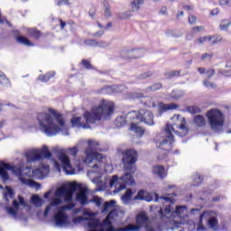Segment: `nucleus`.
I'll return each mask as SVG.
<instances>
[{
  "label": "nucleus",
  "mask_w": 231,
  "mask_h": 231,
  "mask_svg": "<svg viewBox=\"0 0 231 231\" xmlns=\"http://www.w3.org/2000/svg\"><path fill=\"white\" fill-rule=\"evenodd\" d=\"M162 201V203H170L164 205V209L158 206H150V212L152 220L149 221V217L145 216V231H160L161 219H171L172 216H178L179 217H187V206H177L174 209L172 205L176 203V200L171 194L161 196L157 193H147L145 196V201Z\"/></svg>",
  "instance_id": "1"
},
{
  "label": "nucleus",
  "mask_w": 231,
  "mask_h": 231,
  "mask_svg": "<svg viewBox=\"0 0 231 231\" xmlns=\"http://www.w3.org/2000/svg\"><path fill=\"white\" fill-rule=\"evenodd\" d=\"M138 160V152L136 150L128 149L123 152V165L125 171H130L125 172L123 176L118 178V175L112 176V180H109V187L113 189L115 187V194L120 192L121 190H125L127 185H136L134 180V171L133 170V165L136 163Z\"/></svg>",
  "instance_id": "2"
},
{
  "label": "nucleus",
  "mask_w": 231,
  "mask_h": 231,
  "mask_svg": "<svg viewBox=\"0 0 231 231\" xmlns=\"http://www.w3.org/2000/svg\"><path fill=\"white\" fill-rule=\"evenodd\" d=\"M49 113H40L37 116L41 131L46 134V136H56L59 133H61L65 136L69 135V132L65 130L66 121L60 113L53 108L48 109ZM52 115V116H51ZM54 118V119H53Z\"/></svg>",
  "instance_id": "3"
},
{
  "label": "nucleus",
  "mask_w": 231,
  "mask_h": 231,
  "mask_svg": "<svg viewBox=\"0 0 231 231\" xmlns=\"http://www.w3.org/2000/svg\"><path fill=\"white\" fill-rule=\"evenodd\" d=\"M174 118L180 122L179 129L182 132L174 131V127H172V125H166L165 129L161 133L160 138L155 141L157 149L165 151V152L171 151L172 149V143H174V135H172V131L181 138H183V136H187L189 134V127L185 126V117L181 116V115H175Z\"/></svg>",
  "instance_id": "4"
},
{
  "label": "nucleus",
  "mask_w": 231,
  "mask_h": 231,
  "mask_svg": "<svg viewBox=\"0 0 231 231\" xmlns=\"http://www.w3.org/2000/svg\"><path fill=\"white\" fill-rule=\"evenodd\" d=\"M88 148L86 150V158L84 162L93 169L90 172L100 174L103 169L106 167V157L102 156L95 151H101L99 148L100 143L97 141L89 140L88 142Z\"/></svg>",
  "instance_id": "5"
},
{
  "label": "nucleus",
  "mask_w": 231,
  "mask_h": 231,
  "mask_svg": "<svg viewBox=\"0 0 231 231\" xmlns=\"http://www.w3.org/2000/svg\"><path fill=\"white\" fill-rule=\"evenodd\" d=\"M6 171H11L14 176L18 177L19 181L23 185H27V187H31V189H36V190H41V188L42 187L41 183L33 180L24 178V175H23L24 168L22 166L11 165L10 163L0 161V176L3 181H8L10 180V175Z\"/></svg>",
  "instance_id": "6"
},
{
  "label": "nucleus",
  "mask_w": 231,
  "mask_h": 231,
  "mask_svg": "<svg viewBox=\"0 0 231 231\" xmlns=\"http://www.w3.org/2000/svg\"><path fill=\"white\" fill-rule=\"evenodd\" d=\"M115 113V104L111 101L101 100L100 105L92 110L84 113L83 116L87 124H95L104 120H109L111 116Z\"/></svg>",
  "instance_id": "7"
},
{
  "label": "nucleus",
  "mask_w": 231,
  "mask_h": 231,
  "mask_svg": "<svg viewBox=\"0 0 231 231\" xmlns=\"http://www.w3.org/2000/svg\"><path fill=\"white\" fill-rule=\"evenodd\" d=\"M86 219L83 217H74L72 220H69V217L64 212H59L54 215V226L56 228H75L77 225L84 222Z\"/></svg>",
  "instance_id": "8"
},
{
  "label": "nucleus",
  "mask_w": 231,
  "mask_h": 231,
  "mask_svg": "<svg viewBox=\"0 0 231 231\" xmlns=\"http://www.w3.org/2000/svg\"><path fill=\"white\" fill-rule=\"evenodd\" d=\"M126 120L130 122V131L135 133L137 136L142 137V135L145 133L143 127L138 126V124L145 122V117L143 116V114H142V111L128 112L126 115Z\"/></svg>",
  "instance_id": "9"
},
{
  "label": "nucleus",
  "mask_w": 231,
  "mask_h": 231,
  "mask_svg": "<svg viewBox=\"0 0 231 231\" xmlns=\"http://www.w3.org/2000/svg\"><path fill=\"white\" fill-rule=\"evenodd\" d=\"M209 125L213 131L219 133L223 129L225 124V116L223 112L217 108H212L207 113Z\"/></svg>",
  "instance_id": "10"
},
{
  "label": "nucleus",
  "mask_w": 231,
  "mask_h": 231,
  "mask_svg": "<svg viewBox=\"0 0 231 231\" xmlns=\"http://www.w3.org/2000/svg\"><path fill=\"white\" fill-rule=\"evenodd\" d=\"M52 153L50 152V148L44 145L42 149H34L27 152L25 153V158L29 163H32L33 162H41V160H50L51 158Z\"/></svg>",
  "instance_id": "11"
},
{
  "label": "nucleus",
  "mask_w": 231,
  "mask_h": 231,
  "mask_svg": "<svg viewBox=\"0 0 231 231\" xmlns=\"http://www.w3.org/2000/svg\"><path fill=\"white\" fill-rule=\"evenodd\" d=\"M212 215L211 211H204L199 216V221L198 223L197 231H203L205 230V226H203V219H208V225L213 230L217 228V217H210Z\"/></svg>",
  "instance_id": "12"
},
{
  "label": "nucleus",
  "mask_w": 231,
  "mask_h": 231,
  "mask_svg": "<svg viewBox=\"0 0 231 231\" xmlns=\"http://www.w3.org/2000/svg\"><path fill=\"white\" fill-rule=\"evenodd\" d=\"M58 160L60 161L61 169L64 171L65 174L68 176H73L76 174V170L71 165V162L69 161V157L64 152H60L58 155Z\"/></svg>",
  "instance_id": "13"
},
{
  "label": "nucleus",
  "mask_w": 231,
  "mask_h": 231,
  "mask_svg": "<svg viewBox=\"0 0 231 231\" xmlns=\"http://www.w3.org/2000/svg\"><path fill=\"white\" fill-rule=\"evenodd\" d=\"M77 186L69 188H59L55 191V196L58 198H65V201H73V194L77 192Z\"/></svg>",
  "instance_id": "14"
},
{
  "label": "nucleus",
  "mask_w": 231,
  "mask_h": 231,
  "mask_svg": "<svg viewBox=\"0 0 231 231\" xmlns=\"http://www.w3.org/2000/svg\"><path fill=\"white\" fill-rule=\"evenodd\" d=\"M120 57L125 60L140 59V57H143V49L123 50L120 51Z\"/></svg>",
  "instance_id": "15"
},
{
  "label": "nucleus",
  "mask_w": 231,
  "mask_h": 231,
  "mask_svg": "<svg viewBox=\"0 0 231 231\" xmlns=\"http://www.w3.org/2000/svg\"><path fill=\"white\" fill-rule=\"evenodd\" d=\"M59 205H62V199L57 198L54 199L50 205H48L43 212V217H48L50 212H55Z\"/></svg>",
  "instance_id": "16"
},
{
  "label": "nucleus",
  "mask_w": 231,
  "mask_h": 231,
  "mask_svg": "<svg viewBox=\"0 0 231 231\" xmlns=\"http://www.w3.org/2000/svg\"><path fill=\"white\" fill-rule=\"evenodd\" d=\"M84 220L83 221H88L87 222V226L88 229V231H98V229L97 228H99L100 229V221L97 218H88V217H84Z\"/></svg>",
  "instance_id": "17"
},
{
  "label": "nucleus",
  "mask_w": 231,
  "mask_h": 231,
  "mask_svg": "<svg viewBox=\"0 0 231 231\" xmlns=\"http://www.w3.org/2000/svg\"><path fill=\"white\" fill-rule=\"evenodd\" d=\"M152 174L157 178L163 180L167 178V173H165V167L163 165H155L152 167Z\"/></svg>",
  "instance_id": "18"
},
{
  "label": "nucleus",
  "mask_w": 231,
  "mask_h": 231,
  "mask_svg": "<svg viewBox=\"0 0 231 231\" xmlns=\"http://www.w3.org/2000/svg\"><path fill=\"white\" fill-rule=\"evenodd\" d=\"M19 201L17 199L13 200V208L7 207L6 212L9 214V216H12L14 219H17V211L19 210Z\"/></svg>",
  "instance_id": "19"
},
{
  "label": "nucleus",
  "mask_w": 231,
  "mask_h": 231,
  "mask_svg": "<svg viewBox=\"0 0 231 231\" xmlns=\"http://www.w3.org/2000/svg\"><path fill=\"white\" fill-rule=\"evenodd\" d=\"M13 33L14 34V37L17 42H19V44H23V46H33V43H32V42L28 40V38L24 36H19L20 34L19 31L14 30Z\"/></svg>",
  "instance_id": "20"
},
{
  "label": "nucleus",
  "mask_w": 231,
  "mask_h": 231,
  "mask_svg": "<svg viewBox=\"0 0 231 231\" xmlns=\"http://www.w3.org/2000/svg\"><path fill=\"white\" fill-rule=\"evenodd\" d=\"M133 194H136V189H126L125 194L121 197L125 205H129V202L133 199Z\"/></svg>",
  "instance_id": "21"
},
{
  "label": "nucleus",
  "mask_w": 231,
  "mask_h": 231,
  "mask_svg": "<svg viewBox=\"0 0 231 231\" xmlns=\"http://www.w3.org/2000/svg\"><path fill=\"white\" fill-rule=\"evenodd\" d=\"M136 226L134 230H140L143 225H145V211H142L135 217Z\"/></svg>",
  "instance_id": "22"
},
{
  "label": "nucleus",
  "mask_w": 231,
  "mask_h": 231,
  "mask_svg": "<svg viewBox=\"0 0 231 231\" xmlns=\"http://www.w3.org/2000/svg\"><path fill=\"white\" fill-rule=\"evenodd\" d=\"M82 117L80 116H74L70 119V124L72 127H77L78 129L83 128V129H88V125L82 124L81 122Z\"/></svg>",
  "instance_id": "23"
},
{
  "label": "nucleus",
  "mask_w": 231,
  "mask_h": 231,
  "mask_svg": "<svg viewBox=\"0 0 231 231\" xmlns=\"http://www.w3.org/2000/svg\"><path fill=\"white\" fill-rule=\"evenodd\" d=\"M171 109H178V105L172 103V104H159V113L160 115H162V113H165L167 111H171Z\"/></svg>",
  "instance_id": "24"
},
{
  "label": "nucleus",
  "mask_w": 231,
  "mask_h": 231,
  "mask_svg": "<svg viewBox=\"0 0 231 231\" xmlns=\"http://www.w3.org/2000/svg\"><path fill=\"white\" fill-rule=\"evenodd\" d=\"M76 200L78 203H80L82 206L88 205V192L83 190L76 194Z\"/></svg>",
  "instance_id": "25"
},
{
  "label": "nucleus",
  "mask_w": 231,
  "mask_h": 231,
  "mask_svg": "<svg viewBox=\"0 0 231 231\" xmlns=\"http://www.w3.org/2000/svg\"><path fill=\"white\" fill-rule=\"evenodd\" d=\"M14 196H15V192L14 191V189L10 186L5 187V191L4 192V199L5 201H10L8 198L11 199H14Z\"/></svg>",
  "instance_id": "26"
},
{
  "label": "nucleus",
  "mask_w": 231,
  "mask_h": 231,
  "mask_svg": "<svg viewBox=\"0 0 231 231\" xmlns=\"http://www.w3.org/2000/svg\"><path fill=\"white\" fill-rule=\"evenodd\" d=\"M0 84L4 88H11L12 83H10V79L6 78V75L4 74L3 71L0 70Z\"/></svg>",
  "instance_id": "27"
},
{
  "label": "nucleus",
  "mask_w": 231,
  "mask_h": 231,
  "mask_svg": "<svg viewBox=\"0 0 231 231\" xmlns=\"http://www.w3.org/2000/svg\"><path fill=\"white\" fill-rule=\"evenodd\" d=\"M145 3V0H134L131 3V10L132 12H138L142 5Z\"/></svg>",
  "instance_id": "28"
},
{
  "label": "nucleus",
  "mask_w": 231,
  "mask_h": 231,
  "mask_svg": "<svg viewBox=\"0 0 231 231\" xmlns=\"http://www.w3.org/2000/svg\"><path fill=\"white\" fill-rule=\"evenodd\" d=\"M162 88H163V84H162L161 82H157L146 88L145 91L146 93H151V92L158 91L159 89H162Z\"/></svg>",
  "instance_id": "29"
},
{
  "label": "nucleus",
  "mask_w": 231,
  "mask_h": 231,
  "mask_svg": "<svg viewBox=\"0 0 231 231\" xmlns=\"http://www.w3.org/2000/svg\"><path fill=\"white\" fill-rule=\"evenodd\" d=\"M53 77H55V71H50L45 75H40L39 80H41V82H48L50 79H53Z\"/></svg>",
  "instance_id": "30"
},
{
  "label": "nucleus",
  "mask_w": 231,
  "mask_h": 231,
  "mask_svg": "<svg viewBox=\"0 0 231 231\" xmlns=\"http://www.w3.org/2000/svg\"><path fill=\"white\" fill-rule=\"evenodd\" d=\"M231 26V21L228 19H223L220 21L219 29L221 32H226Z\"/></svg>",
  "instance_id": "31"
},
{
  "label": "nucleus",
  "mask_w": 231,
  "mask_h": 231,
  "mask_svg": "<svg viewBox=\"0 0 231 231\" xmlns=\"http://www.w3.org/2000/svg\"><path fill=\"white\" fill-rule=\"evenodd\" d=\"M194 124L198 125V127H203L205 124H207V121H205V117L201 115H198L194 118Z\"/></svg>",
  "instance_id": "32"
},
{
  "label": "nucleus",
  "mask_w": 231,
  "mask_h": 231,
  "mask_svg": "<svg viewBox=\"0 0 231 231\" xmlns=\"http://www.w3.org/2000/svg\"><path fill=\"white\" fill-rule=\"evenodd\" d=\"M115 205H116V200L106 201L103 204L102 212H107L109 208H115Z\"/></svg>",
  "instance_id": "33"
},
{
  "label": "nucleus",
  "mask_w": 231,
  "mask_h": 231,
  "mask_svg": "<svg viewBox=\"0 0 231 231\" xmlns=\"http://www.w3.org/2000/svg\"><path fill=\"white\" fill-rule=\"evenodd\" d=\"M31 201L33 206L38 207V208L42 207V203H44V200H42V199H41V197H39L37 195H33L31 199Z\"/></svg>",
  "instance_id": "34"
},
{
  "label": "nucleus",
  "mask_w": 231,
  "mask_h": 231,
  "mask_svg": "<svg viewBox=\"0 0 231 231\" xmlns=\"http://www.w3.org/2000/svg\"><path fill=\"white\" fill-rule=\"evenodd\" d=\"M132 12L133 11H125L123 13H119L117 14V19H119L120 21H125V19H131V17L133 16Z\"/></svg>",
  "instance_id": "35"
},
{
  "label": "nucleus",
  "mask_w": 231,
  "mask_h": 231,
  "mask_svg": "<svg viewBox=\"0 0 231 231\" xmlns=\"http://www.w3.org/2000/svg\"><path fill=\"white\" fill-rule=\"evenodd\" d=\"M103 6L105 8V17L109 18L111 17V5H109V1L104 0Z\"/></svg>",
  "instance_id": "36"
},
{
  "label": "nucleus",
  "mask_w": 231,
  "mask_h": 231,
  "mask_svg": "<svg viewBox=\"0 0 231 231\" xmlns=\"http://www.w3.org/2000/svg\"><path fill=\"white\" fill-rule=\"evenodd\" d=\"M145 124L146 125H154V116L152 113L146 111Z\"/></svg>",
  "instance_id": "37"
},
{
  "label": "nucleus",
  "mask_w": 231,
  "mask_h": 231,
  "mask_svg": "<svg viewBox=\"0 0 231 231\" xmlns=\"http://www.w3.org/2000/svg\"><path fill=\"white\" fill-rule=\"evenodd\" d=\"M183 97V92L181 90H172L171 93L170 94V97L172 100H178Z\"/></svg>",
  "instance_id": "38"
},
{
  "label": "nucleus",
  "mask_w": 231,
  "mask_h": 231,
  "mask_svg": "<svg viewBox=\"0 0 231 231\" xmlns=\"http://www.w3.org/2000/svg\"><path fill=\"white\" fill-rule=\"evenodd\" d=\"M203 183V177L199 175V173L195 174L193 176V185L194 187H199Z\"/></svg>",
  "instance_id": "39"
},
{
  "label": "nucleus",
  "mask_w": 231,
  "mask_h": 231,
  "mask_svg": "<svg viewBox=\"0 0 231 231\" xmlns=\"http://www.w3.org/2000/svg\"><path fill=\"white\" fill-rule=\"evenodd\" d=\"M28 32H29V35H31V37H32L33 39H41V36L42 35L41 31L37 29H29Z\"/></svg>",
  "instance_id": "40"
},
{
  "label": "nucleus",
  "mask_w": 231,
  "mask_h": 231,
  "mask_svg": "<svg viewBox=\"0 0 231 231\" xmlns=\"http://www.w3.org/2000/svg\"><path fill=\"white\" fill-rule=\"evenodd\" d=\"M116 125H118V127H122L123 125H125L126 123H131V121L127 120V116L125 117L124 116H119L116 119Z\"/></svg>",
  "instance_id": "41"
},
{
  "label": "nucleus",
  "mask_w": 231,
  "mask_h": 231,
  "mask_svg": "<svg viewBox=\"0 0 231 231\" xmlns=\"http://www.w3.org/2000/svg\"><path fill=\"white\" fill-rule=\"evenodd\" d=\"M101 93L103 95H113V93H115L114 86L112 85L104 87L103 88H101Z\"/></svg>",
  "instance_id": "42"
},
{
  "label": "nucleus",
  "mask_w": 231,
  "mask_h": 231,
  "mask_svg": "<svg viewBox=\"0 0 231 231\" xmlns=\"http://www.w3.org/2000/svg\"><path fill=\"white\" fill-rule=\"evenodd\" d=\"M145 189H141L138 191L137 195L133 198V201H143L145 199Z\"/></svg>",
  "instance_id": "43"
},
{
  "label": "nucleus",
  "mask_w": 231,
  "mask_h": 231,
  "mask_svg": "<svg viewBox=\"0 0 231 231\" xmlns=\"http://www.w3.org/2000/svg\"><path fill=\"white\" fill-rule=\"evenodd\" d=\"M128 98L134 100L136 98H143V93L142 92H129Z\"/></svg>",
  "instance_id": "44"
},
{
  "label": "nucleus",
  "mask_w": 231,
  "mask_h": 231,
  "mask_svg": "<svg viewBox=\"0 0 231 231\" xmlns=\"http://www.w3.org/2000/svg\"><path fill=\"white\" fill-rule=\"evenodd\" d=\"M181 71L180 70H171L164 73V77H167V79H172V77H180V74Z\"/></svg>",
  "instance_id": "45"
},
{
  "label": "nucleus",
  "mask_w": 231,
  "mask_h": 231,
  "mask_svg": "<svg viewBox=\"0 0 231 231\" xmlns=\"http://www.w3.org/2000/svg\"><path fill=\"white\" fill-rule=\"evenodd\" d=\"M188 111L191 115H199V113H201V109L199 107H198L197 106H189Z\"/></svg>",
  "instance_id": "46"
},
{
  "label": "nucleus",
  "mask_w": 231,
  "mask_h": 231,
  "mask_svg": "<svg viewBox=\"0 0 231 231\" xmlns=\"http://www.w3.org/2000/svg\"><path fill=\"white\" fill-rule=\"evenodd\" d=\"M114 86V93H123L125 91L126 88L125 85H113Z\"/></svg>",
  "instance_id": "47"
},
{
  "label": "nucleus",
  "mask_w": 231,
  "mask_h": 231,
  "mask_svg": "<svg viewBox=\"0 0 231 231\" xmlns=\"http://www.w3.org/2000/svg\"><path fill=\"white\" fill-rule=\"evenodd\" d=\"M81 64L86 69H93V65H91V62L88 60H82Z\"/></svg>",
  "instance_id": "48"
},
{
  "label": "nucleus",
  "mask_w": 231,
  "mask_h": 231,
  "mask_svg": "<svg viewBox=\"0 0 231 231\" xmlns=\"http://www.w3.org/2000/svg\"><path fill=\"white\" fill-rule=\"evenodd\" d=\"M203 85L205 86V88H208V89H216L217 88L216 84L208 80H204Z\"/></svg>",
  "instance_id": "49"
},
{
  "label": "nucleus",
  "mask_w": 231,
  "mask_h": 231,
  "mask_svg": "<svg viewBox=\"0 0 231 231\" xmlns=\"http://www.w3.org/2000/svg\"><path fill=\"white\" fill-rule=\"evenodd\" d=\"M214 37L210 42L211 46H214L216 44H217V42H221V41H223V38L221 36H211Z\"/></svg>",
  "instance_id": "50"
},
{
  "label": "nucleus",
  "mask_w": 231,
  "mask_h": 231,
  "mask_svg": "<svg viewBox=\"0 0 231 231\" xmlns=\"http://www.w3.org/2000/svg\"><path fill=\"white\" fill-rule=\"evenodd\" d=\"M212 39H214V37L212 36H204V37H200L199 39V42L200 44H203V42H207V41H208V42H212Z\"/></svg>",
  "instance_id": "51"
},
{
  "label": "nucleus",
  "mask_w": 231,
  "mask_h": 231,
  "mask_svg": "<svg viewBox=\"0 0 231 231\" xmlns=\"http://www.w3.org/2000/svg\"><path fill=\"white\" fill-rule=\"evenodd\" d=\"M84 43L86 46H93L94 48L97 47V40H85Z\"/></svg>",
  "instance_id": "52"
},
{
  "label": "nucleus",
  "mask_w": 231,
  "mask_h": 231,
  "mask_svg": "<svg viewBox=\"0 0 231 231\" xmlns=\"http://www.w3.org/2000/svg\"><path fill=\"white\" fill-rule=\"evenodd\" d=\"M218 73L220 75H223L224 77H231V69H218Z\"/></svg>",
  "instance_id": "53"
},
{
  "label": "nucleus",
  "mask_w": 231,
  "mask_h": 231,
  "mask_svg": "<svg viewBox=\"0 0 231 231\" xmlns=\"http://www.w3.org/2000/svg\"><path fill=\"white\" fill-rule=\"evenodd\" d=\"M97 48H108L109 42L106 41H100V42H97Z\"/></svg>",
  "instance_id": "54"
},
{
  "label": "nucleus",
  "mask_w": 231,
  "mask_h": 231,
  "mask_svg": "<svg viewBox=\"0 0 231 231\" xmlns=\"http://www.w3.org/2000/svg\"><path fill=\"white\" fill-rule=\"evenodd\" d=\"M220 6H230L231 7V0H219Z\"/></svg>",
  "instance_id": "55"
},
{
  "label": "nucleus",
  "mask_w": 231,
  "mask_h": 231,
  "mask_svg": "<svg viewBox=\"0 0 231 231\" xmlns=\"http://www.w3.org/2000/svg\"><path fill=\"white\" fill-rule=\"evenodd\" d=\"M57 6H62V5H69V0H56Z\"/></svg>",
  "instance_id": "56"
},
{
  "label": "nucleus",
  "mask_w": 231,
  "mask_h": 231,
  "mask_svg": "<svg viewBox=\"0 0 231 231\" xmlns=\"http://www.w3.org/2000/svg\"><path fill=\"white\" fill-rule=\"evenodd\" d=\"M92 201L97 205V207L102 206V199H100L99 197H95Z\"/></svg>",
  "instance_id": "57"
},
{
  "label": "nucleus",
  "mask_w": 231,
  "mask_h": 231,
  "mask_svg": "<svg viewBox=\"0 0 231 231\" xmlns=\"http://www.w3.org/2000/svg\"><path fill=\"white\" fill-rule=\"evenodd\" d=\"M69 151L72 156L79 154V149L77 147L69 148Z\"/></svg>",
  "instance_id": "58"
},
{
  "label": "nucleus",
  "mask_w": 231,
  "mask_h": 231,
  "mask_svg": "<svg viewBox=\"0 0 231 231\" xmlns=\"http://www.w3.org/2000/svg\"><path fill=\"white\" fill-rule=\"evenodd\" d=\"M18 203L22 205V207H26V202L24 201V198L21 195L18 196Z\"/></svg>",
  "instance_id": "59"
},
{
  "label": "nucleus",
  "mask_w": 231,
  "mask_h": 231,
  "mask_svg": "<svg viewBox=\"0 0 231 231\" xmlns=\"http://www.w3.org/2000/svg\"><path fill=\"white\" fill-rule=\"evenodd\" d=\"M215 73H216L215 69H208L206 71V75H208V79H211L212 77H214Z\"/></svg>",
  "instance_id": "60"
},
{
  "label": "nucleus",
  "mask_w": 231,
  "mask_h": 231,
  "mask_svg": "<svg viewBox=\"0 0 231 231\" xmlns=\"http://www.w3.org/2000/svg\"><path fill=\"white\" fill-rule=\"evenodd\" d=\"M197 18L196 16L189 14V24H196Z\"/></svg>",
  "instance_id": "61"
},
{
  "label": "nucleus",
  "mask_w": 231,
  "mask_h": 231,
  "mask_svg": "<svg viewBox=\"0 0 231 231\" xmlns=\"http://www.w3.org/2000/svg\"><path fill=\"white\" fill-rule=\"evenodd\" d=\"M102 35H104V31H97L92 34L93 37H102Z\"/></svg>",
  "instance_id": "62"
},
{
  "label": "nucleus",
  "mask_w": 231,
  "mask_h": 231,
  "mask_svg": "<svg viewBox=\"0 0 231 231\" xmlns=\"http://www.w3.org/2000/svg\"><path fill=\"white\" fill-rule=\"evenodd\" d=\"M208 57H209V59H212V58L214 57V55L208 54V53H204V54L201 56V59H202V60H205V59H208Z\"/></svg>",
  "instance_id": "63"
},
{
  "label": "nucleus",
  "mask_w": 231,
  "mask_h": 231,
  "mask_svg": "<svg viewBox=\"0 0 231 231\" xmlns=\"http://www.w3.org/2000/svg\"><path fill=\"white\" fill-rule=\"evenodd\" d=\"M54 167L55 169H57L58 172H60V164L59 163V162L54 161Z\"/></svg>",
  "instance_id": "64"
}]
</instances>
